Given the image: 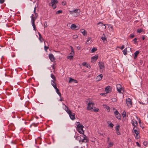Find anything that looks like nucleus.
Listing matches in <instances>:
<instances>
[{
  "instance_id": "obj_1",
  "label": "nucleus",
  "mask_w": 148,
  "mask_h": 148,
  "mask_svg": "<svg viewBox=\"0 0 148 148\" xmlns=\"http://www.w3.org/2000/svg\"><path fill=\"white\" fill-rule=\"evenodd\" d=\"M36 7L34 8V14H32V15L31 17L32 18H31V22L32 23V26L33 27L34 30L35 31H36V27L35 25V20L37 19L38 17V14L37 13H36Z\"/></svg>"
},
{
  "instance_id": "obj_2",
  "label": "nucleus",
  "mask_w": 148,
  "mask_h": 148,
  "mask_svg": "<svg viewBox=\"0 0 148 148\" xmlns=\"http://www.w3.org/2000/svg\"><path fill=\"white\" fill-rule=\"evenodd\" d=\"M64 106L63 109L69 115L70 118L72 120H74L75 119V114L73 113L69 109L68 107L66 106L64 103L62 104Z\"/></svg>"
},
{
  "instance_id": "obj_3",
  "label": "nucleus",
  "mask_w": 148,
  "mask_h": 148,
  "mask_svg": "<svg viewBox=\"0 0 148 148\" xmlns=\"http://www.w3.org/2000/svg\"><path fill=\"white\" fill-rule=\"evenodd\" d=\"M94 103L93 102H90L88 104L87 107V110H90L92 111H94L95 112H98L99 111V109L96 108L94 106Z\"/></svg>"
},
{
  "instance_id": "obj_4",
  "label": "nucleus",
  "mask_w": 148,
  "mask_h": 148,
  "mask_svg": "<svg viewBox=\"0 0 148 148\" xmlns=\"http://www.w3.org/2000/svg\"><path fill=\"white\" fill-rule=\"evenodd\" d=\"M69 12L73 16L76 17L80 14V10L79 9H76L73 10L69 11Z\"/></svg>"
},
{
  "instance_id": "obj_5",
  "label": "nucleus",
  "mask_w": 148,
  "mask_h": 148,
  "mask_svg": "<svg viewBox=\"0 0 148 148\" xmlns=\"http://www.w3.org/2000/svg\"><path fill=\"white\" fill-rule=\"evenodd\" d=\"M133 133L136 134L135 136V138L136 139H138L139 138L140 136L138 135L139 133V130L137 127H133Z\"/></svg>"
},
{
  "instance_id": "obj_6",
  "label": "nucleus",
  "mask_w": 148,
  "mask_h": 148,
  "mask_svg": "<svg viewBox=\"0 0 148 148\" xmlns=\"http://www.w3.org/2000/svg\"><path fill=\"white\" fill-rule=\"evenodd\" d=\"M116 89L118 92L120 93H122L124 92L122 86L120 84H117L116 86Z\"/></svg>"
},
{
  "instance_id": "obj_7",
  "label": "nucleus",
  "mask_w": 148,
  "mask_h": 148,
  "mask_svg": "<svg viewBox=\"0 0 148 148\" xmlns=\"http://www.w3.org/2000/svg\"><path fill=\"white\" fill-rule=\"evenodd\" d=\"M58 2V1L56 0H51V3H49V5L52 7L53 9H55L56 8V4Z\"/></svg>"
},
{
  "instance_id": "obj_8",
  "label": "nucleus",
  "mask_w": 148,
  "mask_h": 148,
  "mask_svg": "<svg viewBox=\"0 0 148 148\" xmlns=\"http://www.w3.org/2000/svg\"><path fill=\"white\" fill-rule=\"evenodd\" d=\"M82 136L83 138L79 140V142L81 141L82 143H86L88 141V140L87 137L86 135H83Z\"/></svg>"
},
{
  "instance_id": "obj_9",
  "label": "nucleus",
  "mask_w": 148,
  "mask_h": 148,
  "mask_svg": "<svg viewBox=\"0 0 148 148\" xmlns=\"http://www.w3.org/2000/svg\"><path fill=\"white\" fill-rule=\"evenodd\" d=\"M98 27L102 30H104L106 29V27L105 24H103L101 22H100L97 24Z\"/></svg>"
},
{
  "instance_id": "obj_10",
  "label": "nucleus",
  "mask_w": 148,
  "mask_h": 148,
  "mask_svg": "<svg viewBox=\"0 0 148 148\" xmlns=\"http://www.w3.org/2000/svg\"><path fill=\"white\" fill-rule=\"evenodd\" d=\"M126 103L128 107H131L132 106V100L130 98H128L126 100Z\"/></svg>"
},
{
  "instance_id": "obj_11",
  "label": "nucleus",
  "mask_w": 148,
  "mask_h": 148,
  "mask_svg": "<svg viewBox=\"0 0 148 148\" xmlns=\"http://www.w3.org/2000/svg\"><path fill=\"white\" fill-rule=\"evenodd\" d=\"M99 66L100 69L103 70L105 68L104 64L103 62H99L98 64Z\"/></svg>"
},
{
  "instance_id": "obj_12",
  "label": "nucleus",
  "mask_w": 148,
  "mask_h": 148,
  "mask_svg": "<svg viewBox=\"0 0 148 148\" xmlns=\"http://www.w3.org/2000/svg\"><path fill=\"white\" fill-rule=\"evenodd\" d=\"M70 28L72 29H76L77 30L79 29V27L77 25H76L74 24H73L71 25Z\"/></svg>"
},
{
  "instance_id": "obj_13",
  "label": "nucleus",
  "mask_w": 148,
  "mask_h": 148,
  "mask_svg": "<svg viewBox=\"0 0 148 148\" xmlns=\"http://www.w3.org/2000/svg\"><path fill=\"white\" fill-rule=\"evenodd\" d=\"M49 56L50 59L52 62H53L54 61L55 58L53 55L52 54H49Z\"/></svg>"
},
{
  "instance_id": "obj_14",
  "label": "nucleus",
  "mask_w": 148,
  "mask_h": 148,
  "mask_svg": "<svg viewBox=\"0 0 148 148\" xmlns=\"http://www.w3.org/2000/svg\"><path fill=\"white\" fill-rule=\"evenodd\" d=\"M132 125L134 127H137L136 126L137 125V122L136 120H133L132 121Z\"/></svg>"
},
{
  "instance_id": "obj_15",
  "label": "nucleus",
  "mask_w": 148,
  "mask_h": 148,
  "mask_svg": "<svg viewBox=\"0 0 148 148\" xmlns=\"http://www.w3.org/2000/svg\"><path fill=\"white\" fill-rule=\"evenodd\" d=\"M105 90L107 93H109L111 92V89L110 86H107L105 88Z\"/></svg>"
},
{
  "instance_id": "obj_16",
  "label": "nucleus",
  "mask_w": 148,
  "mask_h": 148,
  "mask_svg": "<svg viewBox=\"0 0 148 148\" xmlns=\"http://www.w3.org/2000/svg\"><path fill=\"white\" fill-rule=\"evenodd\" d=\"M101 38L104 42H107L106 38L104 34H103Z\"/></svg>"
},
{
  "instance_id": "obj_17",
  "label": "nucleus",
  "mask_w": 148,
  "mask_h": 148,
  "mask_svg": "<svg viewBox=\"0 0 148 148\" xmlns=\"http://www.w3.org/2000/svg\"><path fill=\"white\" fill-rule=\"evenodd\" d=\"M103 77V75L102 74H101L99 75L96 77V79L97 81H98L101 80Z\"/></svg>"
},
{
  "instance_id": "obj_18",
  "label": "nucleus",
  "mask_w": 148,
  "mask_h": 148,
  "mask_svg": "<svg viewBox=\"0 0 148 148\" xmlns=\"http://www.w3.org/2000/svg\"><path fill=\"white\" fill-rule=\"evenodd\" d=\"M76 125L77 126V128H82L84 127V126L80 124L79 122H76Z\"/></svg>"
},
{
  "instance_id": "obj_19",
  "label": "nucleus",
  "mask_w": 148,
  "mask_h": 148,
  "mask_svg": "<svg viewBox=\"0 0 148 148\" xmlns=\"http://www.w3.org/2000/svg\"><path fill=\"white\" fill-rule=\"evenodd\" d=\"M98 58V56L95 55L91 58V62H93L95 61Z\"/></svg>"
},
{
  "instance_id": "obj_20",
  "label": "nucleus",
  "mask_w": 148,
  "mask_h": 148,
  "mask_svg": "<svg viewBox=\"0 0 148 148\" xmlns=\"http://www.w3.org/2000/svg\"><path fill=\"white\" fill-rule=\"evenodd\" d=\"M69 83L73 82L74 83H77V81L75 79H74L72 78H70V80L69 81Z\"/></svg>"
},
{
  "instance_id": "obj_21",
  "label": "nucleus",
  "mask_w": 148,
  "mask_h": 148,
  "mask_svg": "<svg viewBox=\"0 0 148 148\" xmlns=\"http://www.w3.org/2000/svg\"><path fill=\"white\" fill-rule=\"evenodd\" d=\"M83 128H77V130L79 133L82 134L83 135H84V131L83 130Z\"/></svg>"
},
{
  "instance_id": "obj_22",
  "label": "nucleus",
  "mask_w": 148,
  "mask_h": 148,
  "mask_svg": "<svg viewBox=\"0 0 148 148\" xmlns=\"http://www.w3.org/2000/svg\"><path fill=\"white\" fill-rule=\"evenodd\" d=\"M54 81H54L53 80H51V84L53 86L54 88H56V87H57L56 84V83Z\"/></svg>"
},
{
  "instance_id": "obj_23",
  "label": "nucleus",
  "mask_w": 148,
  "mask_h": 148,
  "mask_svg": "<svg viewBox=\"0 0 148 148\" xmlns=\"http://www.w3.org/2000/svg\"><path fill=\"white\" fill-rule=\"evenodd\" d=\"M38 34L39 36V40H40V41L41 42H42L44 40V39L42 37V36H41V34H40V33L39 32H38Z\"/></svg>"
},
{
  "instance_id": "obj_24",
  "label": "nucleus",
  "mask_w": 148,
  "mask_h": 148,
  "mask_svg": "<svg viewBox=\"0 0 148 148\" xmlns=\"http://www.w3.org/2000/svg\"><path fill=\"white\" fill-rule=\"evenodd\" d=\"M91 42V38H88L86 41V43L87 44H90Z\"/></svg>"
},
{
  "instance_id": "obj_25",
  "label": "nucleus",
  "mask_w": 148,
  "mask_h": 148,
  "mask_svg": "<svg viewBox=\"0 0 148 148\" xmlns=\"http://www.w3.org/2000/svg\"><path fill=\"white\" fill-rule=\"evenodd\" d=\"M80 32L84 36H85L87 34V32H86V31L84 29L81 30Z\"/></svg>"
},
{
  "instance_id": "obj_26",
  "label": "nucleus",
  "mask_w": 148,
  "mask_h": 148,
  "mask_svg": "<svg viewBox=\"0 0 148 148\" xmlns=\"http://www.w3.org/2000/svg\"><path fill=\"white\" fill-rule=\"evenodd\" d=\"M139 53V51H136L134 53V58L135 59L138 56V54Z\"/></svg>"
},
{
  "instance_id": "obj_27",
  "label": "nucleus",
  "mask_w": 148,
  "mask_h": 148,
  "mask_svg": "<svg viewBox=\"0 0 148 148\" xmlns=\"http://www.w3.org/2000/svg\"><path fill=\"white\" fill-rule=\"evenodd\" d=\"M113 145V143L112 142H110L108 145V147H110Z\"/></svg>"
},
{
  "instance_id": "obj_28",
  "label": "nucleus",
  "mask_w": 148,
  "mask_h": 148,
  "mask_svg": "<svg viewBox=\"0 0 148 148\" xmlns=\"http://www.w3.org/2000/svg\"><path fill=\"white\" fill-rule=\"evenodd\" d=\"M127 48H125L123 51V53L124 55H126L127 54Z\"/></svg>"
},
{
  "instance_id": "obj_29",
  "label": "nucleus",
  "mask_w": 148,
  "mask_h": 148,
  "mask_svg": "<svg viewBox=\"0 0 148 148\" xmlns=\"http://www.w3.org/2000/svg\"><path fill=\"white\" fill-rule=\"evenodd\" d=\"M51 77L53 79V80L54 81H56V79L55 76L54 75H53V74H51Z\"/></svg>"
},
{
  "instance_id": "obj_30",
  "label": "nucleus",
  "mask_w": 148,
  "mask_h": 148,
  "mask_svg": "<svg viewBox=\"0 0 148 148\" xmlns=\"http://www.w3.org/2000/svg\"><path fill=\"white\" fill-rule=\"evenodd\" d=\"M97 49L96 48L93 47L91 50V52L92 53H93L97 50Z\"/></svg>"
},
{
  "instance_id": "obj_31",
  "label": "nucleus",
  "mask_w": 148,
  "mask_h": 148,
  "mask_svg": "<svg viewBox=\"0 0 148 148\" xmlns=\"http://www.w3.org/2000/svg\"><path fill=\"white\" fill-rule=\"evenodd\" d=\"M73 56L72 55H69L68 57L67 58L71 60L73 58Z\"/></svg>"
},
{
  "instance_id": "obj_32",
  "label": "nucleus",
  "mask_w": 148,
  "mask_h": 148,
  "mask_svg": "<svg viewBox=\"0 0 148 148\" xmlns=\"http://www.w3.org/2000/svg\"><path fill=\"white\" fill-rule=\"evenodd\" d=\"M115 116H116V118H117L118 119H120L121 117L120 116V114H119L118 115H115Z\"/></svg>"
},
{
  "instance_id": "obj_33",
  "label": "nucleus",
  "mask_w": 148,
  "mask_h": 148,
  "mask_svg": "<svg viewBox=\"0 0 148 148\" xmlns=\"http://www.w3.org/2000/svg\"><path fill=\"white\" fill-rule=\"evenodd\" d=\"M103 106H104V108L108 110L110 109L109 107L106 105H103Z\"/></svg>"
},
{
  "instance_id": "obj_34",
  "label": "nucleus",
  "mask_w": 148,
  "mask_h": 148,
  "mask_svg": "<svg viewBox=\"0 0 148 148\" xmlns=\"http://www.w3.org/2000/svg\"><path fill=\"white\" fill-rule=\"evenodd\" d=\"M114 114L115 115H118V114H119V113L118 111L117 110H116L114 112Z\"/></svg>"
},
{
  "instance_id": "obj_35",
  "label": "nucleus",
  "mask_w": 148,
  "mask_h": 148,
  "mask_svg": "<svg viewBox=\"0 0 148 148\" xmlns=\"http://www.w3.org/2000/svg\"><path fill=\"white\" fill-rule=\"evenodd\" d=\"M62 12V11L61 10H59L57 11L56 12V14H59L60 13H61Z\"/></svg>"
},
{
  "instance_id": "obj_36",
  "label": "nucleus",
  "mask_w": 148,
  "mask_h": 148,
  "mask_svg": "<svg viewBox=\"0 0 148 148\" xmlns=\"http://www.w3.org/2000/svg\"><path fill=\"white\" fill-rule=\"evenodd\" d=\"M119 127L120 125H117L115 127L116 130V131L117 130H119Z\"/></svg>"
},
{
  "instance_id": "obj_37",
  "label": "nucleus",
  "mask_w": 148,
  "mask_h": 148,
  "mask_svg": "<svg viewBox=\"0 0 148 148\" xmlns=\"http://www.w3.org/2000/svg\"><path fill=\"white\" fill-rule=\"evenodd\" d=\"M56 90V93L58 94L60 92L59 89L57 88V87L54 88Z\"/></svg>"
},
{
  "instance_id": "obj_38",
  "label": "nucleus",
  "mask_w": 148,
  "mask_h": 148,
  "mask_svg": "<svg viewBox=\"0 0 148 148\" xmlns=\"http://www.w3.org/2000/svg\"><path fill=\"white\" fill-rule=\"evenodd\" d=\"M78 37V36L77 35H74L73 36V39H75Z\"/></svg>"
},
{
  "instance_id": "obj_39",
  "label": "nucleus",
  "mask_w": 148,
  "mask_h": 148,
  "mask_svg": "<svg viewBox=\"0 0 148 148\" xmlns=\"http://www.w3.org/2000/svg\"><path fill=\"white\" fill-rule=\"evenodd\" d=\"M114 126V125L111 123H110V124L109 125V126L111 127H112Z\"/></svg>"
},
{
  "instance_id": "obj_40",
  "label": "nucleus",
  "mask_w": 148,
  "mask_h": 148,
  "mask_svg": "<svg viewBox=\"0 0 148 148\" xmlns=\"http://www.w3.org/2000/svg\"><path fill=\"white\" fill-rule=\"evenodd\" d=\"M44 27L45 28L47 27V22L46 21H45V22H44Z\"/></svg>"
},
{
  "instance_id": "obj_41",
  "label": "nucleus",
  "mask_w": 148,
  "mask_h": 148,
  "mask_svg": "<svg viewBox=\"0 0 148 148\" xmlns=\"http://www.w3.org/2000/svg\"><path fill=\"white\" fill-rule=\"evenodd\" d=\"M69 55H72L73 56H74V51H72L71 52V53H70V54H69Z\"/></svg>"
},
{
  "instance_id": "obj_42",
  "label": "nucleus",
  "mask_w": 148,
  "mask_h": 148,
  "mask_svg": "<svg viewBox=\"0 0 148 148\" xmlns=\"http://www.w3.org/2000/svg\"><path fill=\"white\" fill-rule=\"evenodd\" d=\"M126 114L125 112H123L122 113V116L123 117H124L126 116Z\"/></svg>"
},
{
  "instance_id": "obj_43",
  "label": "nucleus",
  "mask_w": 148,
  "mask_h": 148,
  "mask_svg": "<svg viewBox=\"0 0 148 148\" xmlns=\"http://www.w3.org/2000/svg\"><path fill=\"white\" fill-rule=\"evenodd\" d=\"M82 64L83 66H86V64H87V63L86 62H84L82 63Z\"/></svg>"
},
{
  "instance_id": "obj_44",
  "label": "nucleus",
  "mask_w": 148,
  "mask_h": 148,
  "mask_svg": "<svg viewBox=\"0 0 148 148\" xmlns=\"http://www.w3.org/2000/svg\"><path fill=\"white\" fill-rule=\"evenodd\" d=\"M86 66L88 68L90 69V68L91 66L89 64H86Z\"/></svg>"
},
{
  "instance_id": "obj_45",
  "label": "nucleus",
  "mask_w": 148,
  "mask_h": 148,
  "mask_svg": "<svg viewBox=\"0 0 148 148\" xmlns=\"http://www.w3.org/2000/svg\"><path fill=\"white\" fill-rule=\"evenodd\" d=\"M116 134L118 135H119L120 134V132H119V130H116Z\"/></svg>"
},
{
  "instance_id": "obj_46",
  "label": "nucleus",
  "mask_w": 148,
  "mask_h": 148,
  "mask_svg": "<svg viewBox=\"0 0 148 148\" xmlns=\"http://www.w3.org/2000/svg\"><path fill=\"white\" fill-rule=\"evenodd\" d=\"M142 31V29H138L137 30V32L138 33H140Z\"/></svg>"
},
{
  "instance_id": "obj_47",
  "label": "nucleus",
  "mask_w": 148,
  "mask_h": 148,
  "mask_svg": "<svg viewBox=\"0 0 148 148\" xmlns=\"http://www.w3.org/2000/svg\"><path fill=\"white\" fill-rule=\"evenodd\" d=\"M48 47H47L46 46H45V47H44V49H45V50L46 51H47V50L48 49Z\"/></svg>"
},
{
  "instance_id": "obj_48",
  "label": "nucleus",
  "mask_w": 148,
  "mask_h": 148,
  "mask_svg": "<svg viewBox=\"0 0 148 148\" xmlns=\"http://www.w3.org/2000/svg\"><path fill=\"white\" fill-rule=\"evenodd\" d=\"M136 40H137L136 38H135L134 39L133 41H134V43L135 44L136 43Z\"/></svg>"
},
{
  "instance_id": "obj_49",
  "label": "nucleus",
  "mask_w": 148,
  "mask_h": 148,
  "mask_svg": "<svg viewBox=\"0 0 148 148\" xmlns=\"http://www.w3.org/2000/svg\"><path fill=\"white\" fill-rule=\"evenodd\" d=\"M4 2V0H0V3L1 4L3 3Z\"/></svg>"
},
{
  "instance_id": "obj_50",
  "label": "nucleus",
  "mask_w": 148,
  "mask_h": 148,
  "mask_svg": "<svg viewBox=\"0 0 148 148\" xmlns=\"http://www.w3.org/2000/svg\"><path fill=\"white\" fill-rule=\"evenodd\" d=\"M70 47H71V51L72 52L74 51V49H73V47L71 46Z\"/></svg>"
},
{
  "instance_id": "obj_51",
  "label": "nucleus",
  "mask_w": 148,
  "mask_h": 148,
  "mask_svg": "<svg viewBox=\"0 0 148 148\" xmlns=\"http://www.w3.org/2000/svg\"><path fill=\"white\" fill-rule=\"evenodd\" d=\"M134 34H131L130 35V37L131 38H133L134 37Z\"/></svg>"
},
{
  "instance_id": "obj_52",
  "label": "nucleus",
  "mask_w": 148,
  "mask_h": 148,
  "mask_svg": "<svg viewBox=\"0 0 148 148\" xmlns=\"http://www.w3.org/2000/svg\"><path fill=\"white\" fill-rule=\"evenodd\" d=\"M136 144L138 146V147H140V145L139 144V143L138 142H136Z\"/></svg>"
},
{
  "instance_id": "obj_53",
  "label": "nucleus",
  "mask_w": 148,
  "mask_h": 148,
  "mask_svg": "<svg viewBox=\"0 0 148 148\" xmlns=\"http://www.w3.org/2000/svg\"><path fill=\"white\" fill-rule=\"evenodd\" d=\"M124 45H123L121 47L120 49L122 50L123 49H124Z\"/></svg>"
},
{
  "instance_id": "obj_54",
  "label": "nucleus",
  "mask_w": 148,
  "mask_h": 148,
  "mask_svg": "<svg viewBox=\"0 0 148 148\" xmlns=\"http://www.w3.org/2000/svg\"><path fill=\"white\" fill-rule=\"evenodd\" d=\"M58 95L60 97H61V94L60 92H59V93H58Z\"/></svg>"
},
{
  "instance_id": "obj_55",
  "label": "nucleus",
  "mask_w": 148,
  "mask_h": 148,
  "mask_svg": "<svg viewBox=\"0 0 148 148\" xmlns=\"http://www.w3.org/2000/svg\"><path fill=\"white\" fill-rule=\"evenodd\" d=\"M77 49L78 50H79L80 49V47L78 46L77 47Z\"/></svg>"
},
{
  "instance_id": "obj_56",
  "label": "nucleus",
  "mask_w": 148,
  "mask_h": 148,
  "mask_svg": "<svg viewBox=\"0 0 148 148\" xmlns=\"http://www.w3.org/2000/svg\"><path fill=\"white\" fill-rule=\"evenodd\" d=\"M142 39L143 40H144L145 39V37L144 36H142Z\"/></svg>"
},
{
  "instance_id": "obj_57",
  "label": "nucleus",
  "mask_w": 148,
  "mask_h": 148,
  "mask_svg": "<svg viewBox=\"0 0 148 148\" xmlns=\"http://www.w3.org/2000/svg\"><path fill=\"white\" fill-rule=\"evenodd\" d=\"M63 100V98H61L60 99V101H62V100Z\"/></svg>"
},
{
  "instance_id": "obj_58",
  "label": "nucleus",
  "mask_w": 148,
  "mask_h": 148,
  "mask_svg": "<svg viewBox=\"0 0 148 148\" xmlns=\"http://www.w3.org/2000/svg\"><path fill=\"white\" fill-rule=\"evenodd\" d=\"M104 94V93H101L100 94V95H103Z\"/></svg>"
},
{
  "instance_id": "obj_59",
  "label": "nucleus",
  "mask_w": 148,
  "mask_h": 148,
  "mask_svg": "<svg viewBox=\"0 0 148 148\" xmlns=\"http://www.w3.org/2000/svg\"><path fill=\"white\" fill-rule=\"evenodd\" d=\"M62 4L63 5H65V3H64L63 2V3H62Z\"/></svg>"
},
{
  "instance_id": "obj_60",
  "label": "nucleus",
  "mask_w": 148,
  "mask_h": 148,
  "mask_svg": "<svg viewBox=\"0 0 148 148\" xmlns=\"http://www.w3.org/2000/svg\"><path fill=\"white\" fill-rule=\"evenodd\" d=\"M75 148H79V147L78 146L76 147Z\"/></svg>"
},
{
  "instance_id": "obj_61",
  "label": "nucleus",
  "mask_w": 148,
  "mask_h": 148,
  "mask_svg": "<svg viewBox=\"0 0 148 148\" xmlns=\"http://www.w3.org/2000/svg\"><path fill=\"white\" fill-rule=\"evenodd\" d=\"M139 123H140V121H139Z\"/></svg>"
},
{
  "instance_id": "obj_62",
  "label": "nucleus",
  "mask_w": 148,
  "mask_h": 148,
  "mask_svg": "<svg viewBox=\"0 0 148 148\" xmlns=\"http://www.w3.org/2000/svg\"><path fill=\"white\" fill-rule=\"evenodd\" d=\"M108 140L109 139V138H108Z\"/></svg>"
},
{
  "instance_id": "obj_63",
  "label": "nucleus",
  "mask_w": 148,
  "mask_h": 148,
  "mask_svg": "<svg viewBox=\"0 0 148 148\" xmlns=\"http://www.w3.org/2000/svg\"><path fill=\"white\" fill-rule=\"evenodd\" d=\"M144 145H146V144H145H145H144Z\"/></svg>"
},
{
  "instance_id": "obj_64",
  "label": "nucleus",
  "mask_w": 148,
  "mask_h": 148,
  "mask_svg": "<svg viewBox=\"0 0 148 148\" xmlns=\"http://www.w3.org/2000/svg\"><path fill=\"white\" fill-rule=\"evenodd\" d=\"M81 148H83V147H81Z\"/></svg>"
}]
</instances>
